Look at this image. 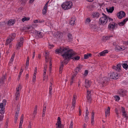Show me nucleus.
I'll return each instance as SVG.
<instances>
[{
    "instance_id": "obj_34",
    "label": "nucleus",
    "mask_w": 128,
    "mask_h": 128,
    "mask_svg": "<svg viewBox=\"0 0 128 128\" xmlns=\"http://www.w3.org/2000/svg\"><path fill=\"white\" fill-rule=\"evenodd\" d=\"M122 115L124 117V118H126V121L127 119L128 118V117L127 116V114L126 112H125L124 113H122Z\"/></svg>"
},
{
    "instance_id": "obj_50",
    "label": "nucleus",
    "mask_w": 128,
    "mask_h": 128,
    "mask_svg": "<svg viewBox=\"0 0 128 128\" xmlns=\"http://www.w3.org/2000/svg\"><path fill=\"white\" fill-rule=\"evenodd\" d=\"M36 76L35 75V74H34L33 76L32 81L34 82L36 80Z\"/></svg>"
},
{
    "instance_id": "obj_32",
    "label": "nucleus",
    "mask_w": 128,
    "mask_h": 128,
    "mask_svg": "<svg viewBox=\"0 0 128 128\" xmlns=\"http://www.w3.org/2000/svg\"><path fill=\"white\" fill-rule=\"evenodd\" d=\"M81 68L82 67H80V66L77 67L74 70L75 72L76 73H78L79 72L80 70L81 69Z\"/></svg>"
},
{
    "instance_id": "obj_9",
    "label": "nucleus",
    "mask_w": 128,
    "mask_h": 128,
    "mask_svg": "<svg viewBox=\"0 0 128 128\" xmlns=\"http://www.w3.org/2000/svg\"><path fill=\"white\" fill-rule=\"evenodd\" d=\"M35 37L37 38H42L44 34L41 32H39L38 31H36L35 32Z\"/></svg>"
},
{
    "instance_id": "obj_53",
    "label": "nucleus",
    "mask_w": 128,
    "mask_h": 128,
    "mask_svg": "<svg viewBox=\"0 0 128 128\" xmlns=\"http://www.w3.org/2000/svg\"><path fill=\"white\" fill-rule=\"evenodd\" d=\"M49 54L48 53L46 52L45 54V58H48Z\"/></svg>"
},
{
    "instance_id": "obj_6",
    "label": "nucleus",
    "mask_w": 128,
    "mask_h": 128,
    "mask_svg": "<svg viewBox=\"0 0 128 128\" xmlns=\"http://www.w3.org/2000/svg\"><path fill=\"white\" fill-rule=\"evenodd\" d=\"M61 119L60 117H58L57 121L56 124V125L58 126L56 127V128H64V125L61 124Z\"/></svg>"
},
{
    "instance_id": "obj_18",
    "label": "nucleus",
    "mask_w": 128,
    "mask_h": 128,
    "mask_svg": "<svg viewBox=\"0 0 128 128\" xmlns=\"http://www.w3.org/2000/svg\"><path fill=\"white\" fill-rule=\"evenodd\" d=\"M100 15V14L98 12H95L94 13L92 14L94 18H98L99 17Z\"/></svg>"
},
{
    "instance_id": "obj_19",
    "label": "nucleus",
    "mask_w": 128,
    "mask_h": 128,
    "mask_svg": "<svg viewBox=\"0 0 128 128\" xmlns=\"http://www.w3.org/2000/svg\"><path fill=\"white\" fill-rule=\"evenodd\" d=\"M108 51L107 50H105L102 52L98 54H99L100 56H104L105 55L106 53H107L108 52Z\"/></svg>"
},
{
    "instance_id": "obj_5",
    "label": "nucleus",
    "mask_w": 128,
    "mask_h": 128,
    "mask_svg": "<svg viewBox=\"0 0 128 128\" xmlns=\"http://www.w3.org/2000/svg\"><path fill=\"white\" fill-rule=\"evenodd\" d=\"M110 78L112 79H116L118 78V76L117 73L113 72H111L108 74Z\"/></svg>"
},
{
    "instance_id": "obj_17",
    "label": "nucleus",
    "mask_w": 128,
    "mask_h": 128,
    "mask_svg": "<svg viewBox=\"0 0 128 128\" xmlns=\"http://www.w3.org/2000/svg\"><path fill=\"white\" fill-rule=\"evenodd\" d=\"M14 39V38H11L10 36L8 37L6 40V45H8V44L10 43Z\"/></svg>"
},
{
    "instance_id": "obj_35",
    "label": "nucleus",
    "mask_w": 128,
    "mask_h": 128,
    "mask_svg": "<svg viewBox=\"0 0 128 128\" xmlns=\"http://www.w3.org/2000/svg\"><path fill=\"white\" fill-rule=\"evenodd\" d=\"M27 0H21L20 1V2L22 5H24L26 3Z\"/></svg>"
},
{
    "instance_id": "obj_15",
    "label": "nucleus",
    "mask_w": 128,
    "mask_h": 128,
    "mask_svg": "<svg viewBox=\"0 0 128 128\" xmlns=\"http://www.w3.org/2000/svg\"><path fill=\"white\" fill-rule=\"evenodd\" d=\"M85 82V86L86 88H88L90 87L91 83L90 81L87 80H86Z\"/></svg>"
},
{
    "instance_id": "obj_58",
    "label": "nucleus",
    "mask_w": 128,
    "mask_h": 128,
    "mask_svg": "<svg viewBox=\"0 0 128 128\" xmlns=\"http://www.w3.org/2000/svg\"><path fill=\"white\" fill-rule=\"evenodd\" d=\"M88 70H85L84 72V75L85 76H86L88 74Z\"/></svg>"
},
{
    "instance_id": "obj_60",
    "label": "nucleus",
    "mask_w": 128,
    "mask_h": 128,
    "mask_svg": "<svg viewBox=\"0 0 128 128\" xmlns=\"http://www.w3.org/2000/svg\"><path fill=\"white\" fill-rule=\"evenodd\" d=\"M32 128V123L30 122H29V124L28 126V128Z\"/></svg>"
},
{
    "instance_id": "obj_64",
    "label": "nucleus",
    "mask_w": 128,
    "mask_h": 128,
    "mask_svg": "<svg viewBox=\"0 0 128 128\" xmlns=\"http://www.w3.org/2000/svg\"><path fill=\"white\" fill-rule=\"evenodd\" d=\"M77 73H75L72 75V76L71 78H73L74 77H75L76 75V74Z\"/></svg>"
},
{
    "instance_id": "obj_1",
    "label": "nucleus",
    "mask_w": 128,
    "mask_h": 128,
    "mask_svg": "<svg viewBox=\"0 0 128 128\" xmlns=\"http://www.w3.org/2000/svg\"><path fill=\"white\" fill-rule=\"evenodd\" d=\"M55 52L56 53L59 54L60 53L63 54L62 55H69L70 54H74L76 53L74 52L72 50H69L68 48H67L66 47L62 46L60 47L59 49H56L55 50Z\"/></svg>"
},
{
    "instance_id": "obj_33",
    "label": "nucleus",
    "mask_w": 128,
    "mask_h": 128,
    "mask_svg": "<svg viewBox=\"0 0 128 128\" xmlns=\"http://www.w3.org/2000/svg\"><path fill=\"white\" fill-rule=\"evenodd\" d=\"M72 106L73 108H74L75 106L76 99H74L73 98L72 99Z\"/></svg>"
},
{
    "instance_id": "obj_29",
    "label": "nucleus",
    "mask_w": 128,
    "mask_h": 128,
    "mask_svg": "<svg viewBox=\"0 0 128 128\" xmlns=\"http://www.w3.org/2000/svg\"><path fill=\"white\" fill-rule=\"evenodd\" d=\"M37 106L36 105L35 106L34 110V111L33 114L34 116H35L36 114L37 110Z\"/></svg>"
},
{
    "instance_id": "obj_63",
    "label": "nucleus",
    "mask_w": 128,
    "mask_h": 128,
    "mask_svg": "<svg viewBox=\"0 0 128 128\" xmlns=\"http://www.w3.org/2000/svg\"><path fill=\"white\" fill-rule=\"evenodd\" d=\"M73 122H71L70 128H72V126H73Z\"/></svg>"
},
{
    "instance_id": "obj_56",
    "label": "nucleus",
    "mask_w": 128,
    "mask_h": 128,
    "mask_svg": "<svg viewBox=\"0 0 128 128\" xmlns=\"http://www.w3.org/2000/svg\"><path fill=\"white\" fill-rule=\"evenodd\" d=\"M91 92L88 90L87 91V96H91Z\"/></svg>"
},
{
    "instance_id": "obj_38",
    "label": "nucleus",
    "mask_w": 128,
    "mask_h": 128,
    "mask_svg": "<svg viewBox=\"0 0 128 128\" xmlns=\"http://www.w3.org/2000/svg\"><path fill=\"white\" fill-rule=\"evenodd\" d=\"M30 18L28 17L26 18V17H24L22 18V20L23 22H24L25 21H26L29 20Z\"/></svg>"
},
{
    "instance_id": "obj_54",
    "label": "nucleus",
    "mask_w": 128,
    "mask_h": 128,
    "mask_svg": "<svg viewBox=\"0 0 128 128\" xmlns=\"http://www.w3.org/2000/svg\"><path fill=\"white\" fill-rule=\"evenodd\" d=\"M84 59H87L89 58L88 55L87 54H85L84 56Z\"/></svg>"
},
{
    "instance_id": "obj_8",
    "label": "nucleus",
    "mask_w": 128,
    "mask_h": 128,
    "mask_svg": "<svg viewBox=\"0 0 128 128\" xmlns=\"http://www.w3.org/2000/svg\"><path fill=\"white\" fill-rule=\"evenodd\" d=\"M121 64H119L116 65V66H112V68L117 71L120 72L121 70Z\"/></svg>"
},
{
    "instance_id": "obj_59",
    "label": "nucleus",
    "mask_w": 128,
    "mask_h": 128,
    "mask_svg": "<svg viewBox=\"0 0 128 128\" xmlns=\"http://www.w3.org/2000/svg\"><path fill=\"white\" fill-rule=\"evenodd\" d=\"M44 107L43 108V112H45L46 111V106H44Z\"/></svg>"
},
{
    "instance_id": "obj_51",
    "label": "nucleus",
    "mask_w": 128,
    "mask_h": 128,
    "mask_svg": "<svg viewBox=\"0 0 128 128\" xmlns=\"http://www.w3.org/2000/svg\"><path fill=\"white\" fill-rule=\"evenodd\" d=\"M4 106L3 105V103H0V108L3 109L4 108Z\"/></svg>"
},
{
    "instance_id": "obj_26",
    "label": "nucleus",
    "mask_w": 128,
    "mask_h": 128,
    "mask_svg": "<svg viewBox=\"0 0 128 128\" xmlns=\"http://www.w3.org/2000/svg\"><path fill=\"white\" fill-rule=\"evenodd\" d=\"M33 29V27L32 26H29L28 27H26V28L24 29H24L26 30H29V31H31Z\"/></svg>"
},
{
    "instance_id": "obj_48",
    "label": "nucleus",
    "mask_w": 128,
    "mask_h": 128,
    "mask_svg": "<svg viewBox=\"0 0 128 128\" xmlns=\"http://www.w3.org/2000/svg\"><path fill=\"white\" fill-rule=\"evenodd\" d=\"M85 114L86 116H88L89 114V112L88 111V109L87 107L86 108Z\"/></svg>"
},
{
    "instance_id": "obj_13",
    "label": "nucleus",
    "mask_w": 128,
    "mask_h": 128,
    "mask_svg": "<svg viewBox=\"0 0 128 128\" xmlns=\"http://www.w3.org/2000/svg\"><path fill=\"white\" fill-rule=\"evenodd\" d=\"M128 20V18H126L122 22H119L118 24L120 26H123L125 24L126 22Z\"/></svg>"
},
{
    "instance_id": "obj_28",
    "label": "nucleus",
    "mask_w": 128,
    "mask_h": 128,
    "mask_svg": "<svg viewBox=\"0 0 128 128\" xmlns=\"http://www.w3.org/2000/svg\"><path fill=\"white\" fill-rule=\"evenodd\" d=\"M29 58L28 56L27 58L26 61V68H28L29 64Z\"/></svg>"
},
{
    "instance_id": "obj_49",
    "label": "nucleus",
    "mask_w": 128,
    "mask_h": 128,
    "mask_svg": "<svg viewBox=\"0 0 128 128\" xmlns=\"http://www.w3.org/2000/svg\"><path fill=\"white\" fill-rule=\"evenodd\" d=\"M20 110V108H18V106L16 110V112H18V114H19Z\"/></svg>"
},
{
    "instance_id": "obj_30",
    "label": "nucleus",
    "mask_w": 128,
    "mask_h": 128,
    "mask_svg": "<svg viewBox=\"0 0 128 128\" xmlns=\"http://www.w3.org/2000/svg\"><path fill=\"white\" fill-rule=\"evenodd\" d=\"M63 62L62 61L61 62V64L60 66V73H61L62 72V70L63 69V68L64 67V65L63 64Z\"/></svg>"
},
{
    "instance_id": "obj_16",
    "label": "nucleus",
    "mask_w": 128,
    "mask_h": 128,
    "mask_svg": "<svg viewBox=\"0 0 128 128\" xmlns=\"http://www.w3.org/2000/svg\"><path fill=\"white\" fill-rule=\"evenodd\" d=\"M67 37L68 38V40L69 42H71L72 40L73 37L72 34L70 33H68L67 35Z\"/></svg>"
},
{
    "instance_id": "obj_37",
    "label": "nucleus",
    "mask_w": 128,
    "mask_h": 128,
    "mask_svg": "<svg viewBox=\"0 0 128 128\" xmlns=\"http://www.w3.org/2000/svg\"><path fill=\"white\" fill-rule=\"evenodd\" d=\"M122 66L124 68L126 69V70L127 69L128 67V66L126 64H122Z\"/></svg>"
},
{
    "instance_id": "obj_3",
    "label": "nucleus",
    "mask_w": 128,
    "mask_h": 128,
    "mask_svg": "<svg viewBox=\"0 0 128 128\" xmlns=\"http://www.w3.org/2000/svg\"><path fill=\"white\" fill-rule=\"evenodd\" d=\"M67 54L66 55V56L64 55H62V56H63L64 59L63 63L66 64L69 61V60L71 59L72 57L76 55V54L74 53V54H70L69 55L68 54Z\"/></svg>"
},
{
    "instance_id": "obj_42",
    "label": "nucleus",
    "mask_w": 128,
    "mask_h": 128,
    "mask_svg": "<svg viewBox=\"0 0 128 128\" xmlns=\"http://www.w3.org/2000/svg\"><path fill=\"white\" fill-rule=\"evenodd\" d=\"M80 56H76L75 57H73L72 58V59H73V60L75 59L76 60H78L80 59Z\"/></svg>"
},
{
    "instance_id": "obj_23",
    "label": "nucleus",
    "mask_w": 128,
    "mask_h": 128,
    "mask_svg": "<svg viewBox=\"0 0 128 128\" xmlns=\"http://www.w3.org/2000/svg\"><path fill=\"white\" fill-rule=\"evenodd\" d=\"M76 19L74 18H72L71 20H70L69 24H70L73 25L75 24V21Z\"/></svg>"
},
{
    "instance_id": "obj_21",
    "label": "nucleus",
    "mask_w": 128,
    "mask_h": 128,
    "mask_svg": "<svg viewBox=\"0 0 128 128\" xmlns=\"http://www.w3.org/2000/svg\"><path fill=\"white\" fill-rule=\"evenodd\" d=\"M94 112H92V116H91V123L92 124H93L94 121Z\"/></svg>"
},
{
    "instance_id": "obj_22",
    "label": "nucleus",
    "mask_w": 128,
    "mask_h": 128,
    "mask_svg": "<svg viewBox=\"0 0 128 128\" xmlns=\"http://www.w3.org/2000/svg\"><path fill=\"white\" fill-rule=\"evenodd\" d=\"M103 83L104 84H106L107 83L109 79L108 78L104 77L103 78Z\"/></svg>"
},
{
    "instance_id": "obj_7",
    "label": "nucleus",
    "mask_w": 128,
    "mask_h": 128,
    "mask_svg": "<svg viewBox=\"0 0 128 128\" xmlns=\"http://www.w3.org/2000/svg\"><path fill=\"white\" fill-rule=\"evenodd\" d=\"M116 15L118 18L121 19L125 16L126 14L124 12L120 11Z\"/></svg>"
},
{
    "instance_id": "obj_52",
    "label": "nucleus",
    "mask_w": 128,
    "mask_h": 128,
    "mask_svg": "<svg viewBox=\"0 0 128 128\" xmlns=\"http://www.w3.org/2000/svg\"><path fill=\"white\" fill-rule=\"evenodd\" d=\"M16 34L14 33L12 34L11 36H10V37L11 38H14L16 36Z\"/></svg>"
},
{
    "instance_id": "obj_44",
    "label": "nucleus",
    "mask_w": 128,
    "mask_h": 128,
    "mask_svg": "<svg viewBox=\"0 0 128 128\" xmlns=\"http://www.w3.org/2000/svg\"><path fill=\"white\" fill-rule=\"evenodd\" d=\"M112 36H105L104 38V39L106 40H109V39L110 38V37H112Z\"/></svg>"
},
{
    "instance_id": "obj_2",
    "label": "nucleus",
    "mask_w": 128,
    "mask_h": 128,
    "mask_svg": "<svg viewBox=\"0 0 128 128\" xmlns=\"http://www.w3.org/2000/svg\"><path fill=\"white\" fill-rule=\"evenodd\" d=\"M72 6V2L70 1H67L64 2L61 5L62 8L67 10L70 8Z\"/></svg>"
},
{
    "instance_id": "obj_24",
    "label": "nucleus",
    "mask_w": 128,
    "mask_h": 128,
    "mask_svg": "<svg viewBox=\"0 0 128 128\" xmlns=\"http://www.w3.org/2000/svg\"><path fill=\"white\" fill-rule=\"evenodd\" d=\"M14 23V20L10 19L8 20V24L10 26L12 25H13Z\"/></svg>"
},
{
    "instance_id": "obj_14",
    "label": "nucleus",
    "mask_w": 128,
    "mask_h": 128,
    "mask_svg": "<svg viewBox=\"0 0 128 128\" xmlns=\"http://www.w3.org/2000/svg\"><path fill=\"white\" fill-rule=\"evenodd\" d=\"M124 50V48H123L122 47L120 46H116L115 48V50L116 51H122Z\"/></svg>"
},
{
    "instance_id": "obj_12",
    "label": "nucleus",
    "mask_w": 128,
    "mask_h": 128,
    "mask_svg": "<svg viewBox=\"0 0 128 128\" xmlns=\"http://www.w3.org/2000/svg\"><path fill=\"white\" fill-rule=\"evenodd\" d=\"M63 36V34L60 32H58L56 33V36L57 38H61Z\"/></svg>"
},
{
    "instance_id": "obj_40",
    "label": "nucleus",
    "mask_w": 128,
    "mask_h": 128,
    "mask_svg": "<svg viewBox=\"0 0 128 128\" xmlns=\"http://www.w3.org/2000/svg\"><path fill=\"white\" fill-rule=\"evenodd\" d=\"M120 96H122V97H123L124 96H125L126 94L124 92L122 91L121 92H120Z\"/></svg>"
},
{
    "instance_id": "obj_55",
    "label": "nucleus",
    "mask_w": 128,
    "mask_h": 128,
    "mask_svg": "<svg viewBox=\"0 0 128 128\" xmlns=\"http://www.w3.org/2000/svg\"><path fill=\"white\" fill-rule=\"evenodd\" d=\"M121 111L122 112V113H124L125 112L124 108L123 107H121Z\"/></svg>"
},
{
    "instance_id": "obj_11",
    "label": "nucleus",
    "mask_w": 128,
    "mask_h": 128,
    "mask_svg": "<svg viewBox=\"0 0 128 128\" xmlns=\"http://www.w3.org/2000/svg\"><path fill=\"white\" fill-rule=\"evenodd\" d=\"M6 78V74L4 75H3L0 78V86L4 83V80H5Z\"/></svg>"
},
{
    "instance_id": "obj_47",
    "label": "nucleus",
    "mask_w": 128,
    "mask_h": 128,
    "mask_svg": "<svg viewBox=\"0 0 128 128\" xmlns=\"http://www.w3.org/2000/svg\"><path fill=\"white\" fill-rule=\"evenodd\" d=\"M4 117V115H0V122L2 121Z\"/></svg>"
},
{
    "instance_id": "obj_46",
    "label": "nucleus",
    "mask_w": 128,
    "mask_h": 128,
    "mask_svg": "<svg viewBox=\"0 0 128 128\" xmlns=\"http://www.w3.org/2000/svg\"><path fill=\"white\" fill-rule=\"evenodd\" d=\"M50 71L52 70V62H51V60L50 62Z\"/></svg>"
},
{
    "instance_id": "obj_43",
    "label": "nucleus",
    "mask_w": 128,
    "mask_h": 128,
    "mask_svg": "<svg viewBox=\"0 0 128 128\" xmlns=\"http://www.w3.org/2000/svg\"><path fill=\"white\" fill-rule=\"evenodd\" d=\"M114 97L115 98L116 100V101H118L120 100V98L118 96H115Z\"/></svg>"
},
{
    "instance_id": "obj_41",
    "label": "nucleus",
    "mask_w": 128,
    "mask_h": 128,
    "mask_svg": "<svg viewBox=\"0 0 128 128\" xmlns=\"http://www.w3.org/2000/svg\"><path fill=\"white\" fill-rule=\"evenodd\" d=\"M4 109V108L3 109H1L0 110V113L2 115L4 114L5 112Z\"/></svg>"
},
{
    "instance_id": "obj_45",
    "label": "nucleus",
    "mask_w": 128,
    "mask_h": 128,
    "mask_svg": "<svg viewBox=\"0 0 128 128\" xmlns=\"http://www.w3.org/2000/svg\"><path fill=\"white\" fill-rule=\"evenodd\" d=\"M91 21L90 18H87L86 21V22L89 23Z\"/></svg>"
},
{
    "instance_id": "obj_25",
    "label": "nucleus",
    "mask_w": 128,
    "mask_h": 128,
    "mask_svg": "<svg viewBox=\"0 0 128 128\" xmlns=\"http://www.w3.org/2000/svg\"><path fill=\"white\" fill-rule=\"evenodd\" d=\"M23 42L20 41L19 42L18 44H17L16 45L17 49H19V47H21V46L22 45Z\"/></svg>"
},
{
    "instance_id": "obj_36",
    "label": "nucleus",
    "mask_w": 128,
    "mask_h": 128,
    "mask_svg": "<svg viewBox=\"0 0 128 128\" xmlns=\"http://www.w3.org/2000/svg\"><path fill=\"white\" fill-rule=\"evenodd\" d=\"M91 96H87V98L88 102L90 103L91 101Z\"/></svg>"
},
{
    "instance_id": "obj_57",
    "label": "nucleus",
    "mask_w": 128,
    "mask_h": 128,
    "mask_svg": "<svg viewBox=\"0 0 128 128\" xmlns=\"http://www.w3.org/2000/svg\"><path fill=\"white\" fill-rule=\"evenodd\" d=\"M2 103L3 104V105L4 106H5L6 104V100H3L2 101Z\"/></svg>"
},
{
    "instance_id": "obj_27",
    "label": "nucleus",
    "mask_w": 128,
    "mask_h": 128,
    "mask_svg": "<svg viewBox=\"0 0 128 128\" xmlns=\"http://www.w3.org/2000/svg\"><path fill=\"white\" fill-rule=\"evenodd\" d=\"M110 108L109 107H108L107 110L105 112V115L106 117L108 114H109L110 112Z\"/></svg>"
},
{
    "instance_id": "obj_39",
    "label": "nucleus",
    "mask_w": 128,
    "mask_h": 128,
    "mask_svg": "<svg viewBox=\"0 0 128 128\" xmlns=\"http://www.w3.org/2000/svg\"><path fill=\"white\" fill-rule=\"evenodd\" d=\"M47 9L43 8L42 10V14L43 15H44L47 12Z\"/></svg>"
},
{
    "instance_id": "obj_61",
    "label": "nucleus",
    "mask_w": 128,
    "mask_h": 128,
    "mask_svg": "<svg viewBox=\"0 0 128 128\" xmlns=\"http://www.w3.org/2000/svg\"><path fill=\"white\" fill-rule=\"evenodd\" d=\"M16 96H20V94L19 92L16 91Z\"/></svg>"
},
{
    "instance_id": "obj_31",
    "label": "nucleus",
    "mask_w": 128,
    "mask_h": 128,
    "mask_svg": "<svg viewBox=\"0 0 128 128\" xmlns=\"http://www.w3.org/2000/svg\"><path fill=\"white\" fill-rule=\"evenodd\" d=\"M50 85L49 87V94L50 96L52 94V82H50Z\"/></svg>"
},
{
    "instance_id": "obj_4",
    "label": "nucleus",
    "mask_w": 128,
    "mask_h": 128,
    "mask_svg": "<svg viewBox=\"0 0 128 128\" xmlns=\"http://www.w3.org/2000/svg\"><path fill=\"white\" fill-rule=\"evenodd\" d=\"M108 17L102 16L101 17L99 20V24L101 25L103 24H106L108 21Z\"/></svg>"
},
{
    "instance_id": "obj_62",
    "label": "nucleus",
    "mask_w": 128,
    "mask_h": 128,
    "mask_svg": "<svg viewBox=\"0 0 128 128\" xmlns=\"http://www.w3.org/2000/svg\"><path fill=\"white\" fill-rule=\"evenodd\" d=\"M49 46L48 47L49 48H53L54 46V45H53V44L51 45V44H49Z\"/></svg>"
},
{
    "instance_id": "obj_20",
    "label": "nucleus",
    "mask_w": 128,
    "mask_h": 128,
    "mask_svg": "<svg viewBox=\"0 0 128 128\" xmlns=\"http://www.w3.org/2000/svg\"><path fill=\"white\" fill-rule=\"evenodd\" d=\"M106 9L107 12H108L112 13L114 10V6H112L111 7H110L109 9L106 8Z\"/></svg>"
},
{
    "instance_id": "obj_10",
    "label": "nucleus",
    "mask_w": 128,
    "mask_h": 128,
    "mask_svg": "<svg viewBox=\"0 0 128 128\" xmlns=\"http://www.w3.org/2000/svg\"><path fill=\"white\" fill-rule=\"evenodd\" d=\"M117 25V24L114 22L112 24L110 23L108 25V28L109 30L112 31L114 30V28L115 27V25Z\"/></svg>"
}]
</instances>
